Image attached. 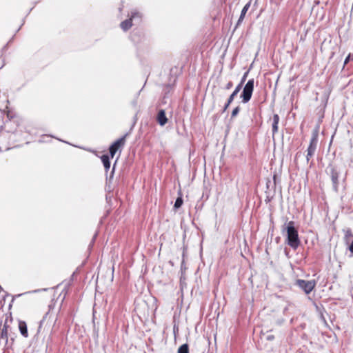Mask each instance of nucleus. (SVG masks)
I'll return each instance as SVG.
<instances>
[{"instance_id": "obj_1", "label": "nucleus", "mask_w": 353, "mask_h": 353, "mask_svg": "<svg viewBox=\"0 0 353 353\" xmlns=\"http://www.w3.org/2000/svg\"><path fill=\"white\" fill-rule=\"evenodd\" d=\"M285 225L286 227L283 228V231H286V242L293 250H296L300 245L301 241L299 237L298 230L294 226V222L290 221Z\"/></svg>"}, {"instance_id": "obj_2", "label": "nucleus", "mask_w": 353, "mask_h": 353, "mask_svg": "<svg viewBox=\"0 0 353 353\" xmlns=\"http://www.w3.org/2000/svg\"><path fill=\"white\" fill-rule=\"evenodd\" d=\"M254 87V80L251 79L248 80L245 86L243 88V91L240 95L242 99V103H247L250 101L252 98L253 90Z\"/></svg>"}, {"instance_id": "obj_3", "label": "nucleus", "mask_w": 353, "mask_h": 353, "mask_svg": "<svg viewBox=\"0 0 353 353\" xmlns=\"http://www.w3.org/2000/svg\"><path fill=\"white\" fill-rule=\"evenodd\" d=\"M318 144V132L317 131L313 132L310 141V144L307 147V149L306 150L307 154H306V161L308 163L310 160V159L314 156L316 147Z\"/></svg>"}, {"instance_id": "obj_4", "label": "nucleus", "mask_w": 353, "mask_h": 353, "mask_svg": "<svg viewBox=\"0 0 353 353\" xmlns=\"http://www.w3.org/2000/svg\"><path fill=\"white\" fill-rule=\"evenodd\" d=\"M295 285L301 289L305 294H310L315 288L316 281L314 280L306 281L303 279H297Z\"/></svg>"}, {"instance_id": "obj_5", "label": "nucleus", "mask_w": 353, "mask_h": 353, "mask_svg": "<svg viewBox=\"0 0 353 353\" xmlns=\"http://www.w3.org/2000/svg\"><path fill=\"white\" fill-rule=\"evenodd\" d=\"M141 17V14L138 12L137 10H134L131 12L130 17L123 21H122L120 24L121 29L123 31L128 30L132 26V20H136L137 19L139 20Z\"/></svg>"}, {"instance_id": "obj_6", "label": "nucleus", "mask_w": 353, "mask_h": 353, "mask_svg": "<svg viewBox=\"0 0 353 353\" xmlns=\"http://www.w3.org/2000/svg\"><path fill=\"white\" fill-rule=\"evenodd\" d=\"M330 178L332 183V189L336 192H339L340 172L334 166H330Z\"/></svg>"}, {"instance_id": "obj_7", "label": "nucleus", "mask_w": 353, "mask_h": 353, "mask_svg": "<svg viewBox=\"0 0 353 353\" xmlns=\"http://www.w3.org/2000/svg\"><path fill=\"white\" fill-rule=\"evenodd\" d=\"M128 133L115 141L109 148L110 157L113 158L117 150L125 145Z\"/></svg>"}, {"instance_id": "obj_8", "label": "nucleus", "mask_w": 353, "mask_h": 353, "mask_svg": "<svg viewBox=\"0 0 353 353\" xmlns=\"http://www.w3.org/2000/svg\"><path fill=\"white\" fill-rule=\"evenodd\" d=\"M157 121L161 126H163L167 123L168 118L164 110L161 109L158 112L157 115Z\"/></svg>"}, {"instance_id": "obj_9", "label": "nucleus", "mask_w": 353, "mask_h": 353, "mask_svg": "<svg viewBox=\"0 0 353 353\" xmlns=\"http://www.w3.org/2000/svg\"><path fill=\"white\" fill-rule=\"evenodd\" d=\"M279 122V116L277 114H274L272 118V137L278 132V125Z\"/></svg>"}, {"instance_id": "obj_10", "label": "nucleus", "mask_w": 353, "mask_h": 353, "mask_svg": "<svg viewBox=\"0 0 353 353\" xmlns=\"http://www.w3.org/2000/svg\"><path fill=\"white\" fill-rule=\"evenodd\" d=\"M8 325L5 323L0 332V341H3L6 344L8 343Z\"/></svg>"}, {"instance_id": "obj_11", "label": "nucleus", "mask_w": 353, "mask_h": 353, "mask_svg": "<svg viewBox=\"0 0 353 353\" xmlns=\"http://www.w3.org/2000/svg\"><path fill=\"white\" fill-rule=\"evenodd\" d=\"M19 329L21 334L27 338L28 336V327L25 321H19Z\"/></svg>"}, {"instance_id": "obj_12", "label": "nucleus", "mask_w": 353, "mask_h": 353, "mask_svg": "<svg viewBox=\"0 0 353 353\" xmlns=\"http://www.w3.org/2000/svg\"><path fill=\"white\" fill-rule=\"evenodd\" d=\"M110 157L108 154H103L101 156V159L103 164V166L105 168V170L106 172L108 171V170L110 168Z\"/></svg>"}, {"instance_id": "obj_13", "label": "nucleus", "mask_w": 353, "mask_h": 353, "mask_svg": "<svg viewBox=\"0 0 353 353\" xmlns=\"http://www.w3.org/2000/svg\"><path fill=\"white\" fill-rule=\"evenodd\" d=\"M242 89L241 85H237L234 90V91L232 92V94L228 97V100L229 102H232L234 101L235 97L238 94V93L240 92V90Z\"/></svg>"}, {"instance_id": "obj_14", "label": "nucleus", "mask_w": 353, "mask_h": 353, "mask_svg": "<svg viewBox=\"0 0 353 353\" xmlns=\"http://www.w3.org/2000/svg\"><path fill=\"white\" fill-rule=\"evenodd\" d=\"M178 353H189V347L187 343L181 345L178 349Z\"/></svg>"}, {"instance_id": "obj_15", "label": "nucleus", "mask_w": 353, "mask_h": 353, "mask_svg": "<svg viewBox=\"0 0 353 353\" xmlns=\"http://www.w3.org/2000/svg\"><path fill=\"white\" fill-rule=\"evenodd\" d=\"M183 204V199L181 197H178L174 203V207L176 209L179 208Z\"/></svg>"}, {"instance_id": "obj_16", "label": "nucleus", "mask_w": 353, "mask_h": 353, "mask_svg": "<svg viewBox=\"0 0 353 353\" xmlns=\"http://www.w3.org/2000/svg\"><path fill=\"white\" fill-rule=\"evenodd\" d=\"M250 3H248L244 6V7L243 8V9L241 12V15H242V16L245 15L247 11L248 10V9L250 8Z\"/></svg>"}, {"instance_id": "obj_17", "label": "nucleus", "mask_w": 353, "mask_h": 353, "mask_svg": "<svg viewBox=\"0 0 353 353\" xmlns=\"http://www.w3.org/2000/svg\"><path fill=\"white\" fill-rule=\"evenodd\" d=\"M240 110L241 108L239 106H236L235 108H234L231 114V118L235 117L239 114Z\"/></svg>"}, {"instance_id": "obj_18", "label": "nucleus", "mask_w": 353, "mask_h": 353, "mask_svg": "<svg viewBox=\"0 0 353 353\" xmlns=\"http://www.w3.org/2000/svg\"><path fill=\"white\" fill-rule=\"evenodd\" d=\"M248 72H248V71H247V72H245L243 74V77H242V78H241V79L240 83L238 84V85H241V88L243 87V83H245V80H246V79H247V77H248Z\"/></svg>"}, {"instance_id": "obj_19", "label": "nucleus", "mask_w": 353, "mask_h": 353, "mask_svg": "<svg viewBox=\"0 0 353 353\" xmlns=\"http://www.w3.org/2000/svg\"><path fill=\"white\" fill-rule=\"evenodd\" d=\"M48 314V313L47 312V313L45 314V316L43 317V319L41 320V321H40V323H39V327H38V331H37V332H38V333L40 332L41 328V326H42V325H43V322L45 321V320H46V317H47Z\"/></svg>"}, {"instance_id": "obj_20", "label": "nucleus", "mask_w": 353, "mask_h": 353, "mask_svg": "<svg viewBox=\"0 0 353 353\" xmlns=\"http://www.w3.org/2000/svg\"><path fill=\"white\" fill-rule=\"evenodd\" d=\"M231 103H232V102H229V101L227 100V102L225 103V105L223 108L222 112H225Z\"/></svg>"}, {"instance_id": "obj_21", "label": "nucleus", "mask_w": 353, "mask_h": 353, "mask_svg": "<svg viewBox=\"0 0 353 353\" xmlns=\"http://www.w3.org/2000/svg\"><path fill=\"white\" fill-rule=\"evenodd\" d=\"M233 86L232 81H229L225 86V90H230Z\"/></svg>"}, {"instance_id": "obj_22", "label": "nucleus", "mask_w": 353, "mask_h": 353, "mask_svg": "<svg viewBox=\"0 0 353 353\" xmlns=\"http://www.w3.org/2000/svg\"><path fill=\"white\" fill-rule=\"evenodd\" d=\"M351 57H352L351 54H349L347 55V57L345 58V59L344 61V65H346L350 61Z\"/></svg>"}, {"instance_id": "obj_23", "label": "nucleus", "mask_w": 353, "mask_h": 353, "mask_svg": "<svg viewBox=\"0 0 353 353\" xmlns=\"http://www.w3.org/2000/svg\"><path fill=\"white\" fill-rule=\"evenodd\" d=\"M348 250H350V252L353 254V241H352V243L350 244L349 247H348Z\"/></svg>"}, {"instance_id": "obj_24", "label": "nucleus", "mask_w": 353, "mask_h": 353, "mask_svg": "<svg viewBox=\"0 0 353 353\" xmlns=\"http://www.w3.org/2000/svg\"><path fill=\"white\" fill-rule=\"evenodd\" d=\"M244 17H245V16H242L240 14V17H239L238 22H237V25L240 24V23L243 20Z\"/></svg>"}, {"instance_id": "obj_25", "label": "nucleus", "mask_w": 353, "mask_h": 353, "mask_svg": "<svg viewBox=\"0 0 353 353\" xmlns=\"http://www.w3.org/2000/svg\"><path fill=\"white\" fill-rule=\"evenodd\" d=\"M132 105L134 107H136V106H137V99H134V100H133V101H132Z\"/></svg>"}, {"instance_id": "obj_26", "label": "nucleus", "mask_w": 353, "mask_h": 353, "mask_svg": "<svg viewBox=\"0 0 353 353\" xmlns=\"http://www.w3.org/2000/svg\"><path fill=\"white\" fill-rule=\"evenodd\" d=\"M274 339V336L273 335H268L267 336V339L269 340V341H272Z\"/></svg>"}, {"instance_id": "obj_27", "label": "nucleus", "mask_w": 353, "mask_h": 353, "mask_svg": "<svg viewBox=\"0 0 353 353\" xmlns=\"http://www.w3.org/2000/svg\"><path fill=\"white\" fill-rule=\"evenodd\" d=\"M348 235H350V236H351V235H352L351 232H350V230H348V231L347 232V234H346V235H345V236H348Z\"/></svg>"}, {"instance_id": "obj_28", "label": "nucleus", "mask_w": 353, "mask_h": 353, "mask_svg": "<svg viewBox=\"0 0 353 353\" xmlns=\"http://www.w3.org/2000/svg\"><path fill=\"white\" fill-rule=\"evenodd\" d=\"M270 183H271V181L270 180L267 182V188L268 189L269 188V185H270Z\"/></svg>"}, {"instance_id": "obj_29", "label": "nucleus", "mask_w": 353, "mask_h": 353, "mask_svg": "<svg viewBox=\"0 0 353 353\" xmlns=\"http://www.w3.org/2000/svg\"><path fill=\"white\" fill-rule=\"evenodd\" d=\"M273 179H274V183L275 184L276 183V175H274Z\"/></svg>"}, {"instance_id": "obj_30", "label": "nucleus", "mask_w": 353, "mask_h": 353, "mask_svg": "<svg viewBox=\"0 0 353 353\" xmlns=\"http://www.w3.org/2000/svg\"><path fill=\"white\" fill-rule=\"evenodd\" d=\"M270 201V199H269V197H268V196H267V199H265V201H266V202H268V201Z\"/></svg>"}, {"instance_id": "obj_31", "label": "nucleus", "mask_w": 353, "mask_h": 353, "mask_svg": "<svg viewBox=\"0 0 353 353\" xmlns=\"http://www.w3.org/2000/svg\"><path fill=\"white\" fill-rule=\"evenodd\" d=\"M96 236H97V234H95V235L94 236V237H93V239H92V241H94V239H95Z\"/></svg>"}, {"instance_id": "obj_32", "label": "nucleus", "mask_w": 353, "mask_h": 353, "mask_svg": "<svg viewBox=\"0 0 353 353\" xmlns=\"http://www.w3.org/2000/svg\"><path fill=\"white\" fill-rule=\"evenodd\" d=\"M114 170V167H113V168H112V175L113 174Z\"/></svg>"}, {"instance_id": "obj_33", "label": "nucleus", "mask_w": 353, "mask_h": 353, "mask_svg": "<svg viewBox=\"0 0 353 353\" xmlns=\"http://www.w3.org/2000/svg\"><path fill=\"white\" fill-rule=\"evenodd\" d=\"M41 291L40 290H34V292H39Z\"/></svg>"}, {"instance_id": "obj_34", "label": "nucleus", "mask_w": 353, "mask_h": 353, "mask_svg": "<svg viewBox=\"0 0 353 353\" xmlns=\"http://www.w3.org/2000/svg\"><path fill=\"white\" fill-rule=\"evenodd\" d=\"M139 92L137 94V98L138 97V96L139 95Z\"/></svg>"}, {"instance_id": "obj_35", "label": "nucleus", "mask_w": 353, "mask_h": 353, "mask_svg": "<svg viewBox=\"0 0 353 353\" xmlns=\"http://www.w3.org/2000/svg\"><path fill=\"white\" fill-rule=\"evenodd\" d=\"M3 290L2 287L0 285V291Z\"/></svg>"}, {"instance_id": "obj_36", "label": "nucleus", "mask_w": 353, "mask_h": 353, "mask_svg": "<svg viewBox=\"0 0 353 353\" xmlns=\"http://www.w3.org/2000/svg\"><path fill=\"white\" fill-rule=\"evenodd\" d=\"M21 295H22V294H19L17 295V296H20Z\"/></svg>"}, {"instance_id": "obj_37", "label": "nucleus", "mask_w": 353, "mask_h": 353, "mask_svg": "<svg viewBox=\"0 0 353 353\" xmlns=\"http://www.w3.org/2000/svg\"><path fill=\"white\" fill-rule=\"evenodd\" d=\"M351 58H352V59L353 60V54L352 55Z\"/></svg>"}]
</instances>
